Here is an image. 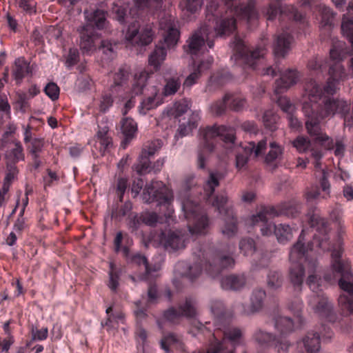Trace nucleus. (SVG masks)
<instances>
[{"instance_id": "obj_1", "label": "nucleus", "mask_w": 353, "mask_h": 353, "mask_svg": "<svg viewBox=\"0 0 353 353\" xmlns=\"http://www.w3.org/2000/svg\"><path fill=\"white\" fill-rule=\"evenodd\" d=\"M248 23L257 20L255 2L250 0L246 5L236 0H211L206 8V20L186 41L183 49L191 55L199 54L205 43L209 48L214 47V39L231 34L236 28V18Z\"/></svg>"}, {"instance_id": "obj_2", "label": "nucleus", "mask_w": 353, "mask_h": 353, "mask_svg": "<svg viewBox=\"0 0 353 353\" xmlns=\"http://www.w3.org/2000/svg\"><path fill=\"white\" fill-rule=\"evenodd\" d=\"M307 216L311 228L316 230L311 243L316 244L323 250H332V267L341 276L339 279L340 288L347 294L339 296V304L346 313L353 314V282L351 281L352 273L350 264L341 259V250L334 248L329 242L328 223L320 216L319 210L316 207L310 208Z\"/></svg>"}, {"instance_id": "obj_3", "label": "nucleus", "mask_w": 353, "mask_h": 353, "mask_svg": "<svg viewBox=\"0 0 353 353\" xmlns=\"http://www.w3.org/2000/svg\"><path fill=\"white\" fill-rule=\"evenodd\" d=\"M193 254L196 258L194 265H188L184 262L178 264V267L186 268L187 270L181 272V275L190 280L199 276L203 268L210 275L215 276L223 269L232 268L234 264V260L230 254L216 250L207 245L196 244Z\"/></svg>"}, {"instance_id": "obj_4", "label": "nucleus", "mask_w": 353, "mask_h": 353, "mask_svg": "<svg viewBox=\"0 0 353 353\" xmlns=\"http://www.w3.org/2000/svg\"><path fill=\"white\" fill-rule=\"evenodd\" d=\"M307 99L303 102V110L307 120L305 128L308 134L312 138L314 143L321 145L325 149L330 150L332 149L333 140L327 135L322 129L320 121L325 117H321L322 113L325 111V106L322 101L316 99V101L311 100L312 97L315 95L326 96L325 92L327 90H304Z\"/></svg>"}, {"instance_id": "obj_5", "label": "nucleus", "mask_w": 353, "mask_h": 353, "mask_svg": "<svg viewBox=\"0 0 353 353\" xmlns=\"http://www.w3.org/2000/svg\"><path fill=\"white\" fill-rule=\"evenodd\" d=\"M113 18L121 24L130 23L128 27L125 39L128 45L145 46L150 44L154 34L152 26L147 24L140 31L139 22L132 19L130 4L127 0H117L114 2L112 7Z\"/></svg>"}, {"instance_id": "obj_6", "label": "nucleus", "mask_w": 353, "mask_h": 353, "mask_svg": "<svg viewBox=\"0 0 353 353\" xmlns=\"http://www.w3.org/2000/svg\"><path fill=\"white\" fill-rule=\"evenodd\" d=\"M345 43L336 41L330 51L329 62L317 57L310 59L307 63L308 70L314 74L322 73L327 70V66L329 78L327 85L323 88H334L336 83L345 76V70L341 64V61L348 53V49L345 46Z\"/></svg>"}, {"instance_id": "obj_7", "label": "nucleus", "mask_w": 353, "mask_h": 353, "mask_svg": "<svg viewBox=\"0 0 353 353\" xmlns=\"http://www.w3.org/2000/svg\"><path fill=\"white\" fill-rule=\"evenodd\" d=\"M235 129L225 125L208 126L203 130H200L201 141L199 144L197 152L196 165L199 169L205 168V162L208 154L212 153L215 149V145L213 139L219 137L223 141V146L226 148L228 142L235 139Z\"/></svg>"}, {"instance_id": "obj_8", "label": "nucleus", "mask_w": 353, "mask_h": 353, "mask_svg": "<svg viewBox=\"0 0 353 353\" xmlns=\"http://www.w3.org/2000/svg\"><path fill=\"white\" fill-rule=\"evenodd\" d=\"M160 29L162 31L163 40L156 45L148 59L149 64L153 66L154 71L159 69L165 59L168 50L175 47L180 38L179 30L170 20L166 21L165 23L161 21Z\"/></svg>"}, {"instance_id": "obj_9", "label": "nucleus", "mask_w": 353, "mask_h": 353, "mask_svg": "<svg viewBox=\"0 0 353 353\" xmlns=\"http://www.w3.org/2000/svg\"><path fill=\"white\" fill-rule=\"evenodd\" d=\"M267 148L266 139H262L256 144L250 141L243 145L241 143L236 141V137L234 140L228 142L225 150L228 154L235 153V164L237 169L243 168L248 163L250 156L258 157L264 154Z\"/></svg>"}, {"instance_id": "obj_10", "label": "nucleus", "mask_w": 353, "mask_h": 353, "mask_svg": "<svg viewBox=\"0 0 353 353\" xmlns=\"http://www.w3.org/2000/svg\"><path fill=\"white\" fill-rule=\"evenodd\" d=\"M307 250V248L304 243V230H303L296 243L291 248L289 255L290 261L294 262L289 269V280L294 288L299 291L301 290L303 284L305 269L301 264L296 261L305 256Z\"/></svg>"}, {"instance_id": "obj_11", "label": "nucleus", "mask_w": 353, "mask_h": 353, "mask_svg": "<svg viewBox=\"0 0 353 353\" xmlns=\"http://www.w3.org/2000/svg\"><path fill=\"white\" fill-rule=\"evenodd\" d=\"M185 219L188 221L189 231L192 234H205L209 226V220L201 206L187 200L182 204Z\"/></svg>"}, {"instance_id": "obj_12", "label": "nucleus", "mask_w": 353, "mask_h": 353, "mask_svg": "<svg viewBox=\"0 0 353 353\" xmlns=\"http://www.w3.org/2000/svg\"><path fill=\"white\" fill-rule=\"evenodd\" d=\"M335 90H327L325 92L326 96H321V94L312 97L311 100L316 101L319 99L322 101L325 106V111L321 114V117H327L330 115L340 114L344 118V124L346 126L351 127L353 125V114L349 115L350 110L349 104L343 99H339L331 97L333 91Z\"/></svg>"}, {"instance_id": "obj_13", "label": "nucleus", "mask_w": 353, "mask_h": 353, "mask_svg": "<svg viewBox=\"0 0 353 353\" xmlns=\"http://www.w3.org/2000/svg\"><path fill=\"white\" fill-rule=\"evenodd\" d=\"M232 44L236 63L256 70V62L265 54V48L259 46L255 49H250L238 36H235Z\"/></svg>"}, {"instance_id": "obj_14", "label": "nucleus", "mask_w": 353, "mask_h": 353, "mask_svg": "<svg viewBox=\"0 0 353 353\" xmlns=\"http://www.w3.org/2000/svg\"><path fill=\"white\" fill-rule=\"evenodd\" d=\"M228 199L223 194L215 196L212 205L219 211V214L224 215V224L221 228V232L228 238L237 234V220L234 215L232 208L228 205Z\"/></svg>"}, {"instance_id": "obj_15", "label": "nucleus", "mask_w": 353, "mask_h": 353, "mask_svg": "<svg viewBox=\"0 0 353 353\" xmlns=\"http://www.w3.org/2000/svg\"><path fill=\"white\" fill-rule=\"evenodd\" d=\"M171 191L161 181H152L143 190L142 198L145 203H157V205L168 208L172 200Z\"/></svg>"}, {"instance_id": "obj_16", "label": "nucleus", "mask_w": 353, "mask_h": 353, "mask_svg": "<svg viewBox=\"0 0 353 353\" xmlns=\"http://www.w3.org/2000/svg\"><path fill=\"white\" fill-rule=\"evenodd\" d=\"M295 304V307H294L293 303L289 305V309L294 311V319L281 315L274 317V327L282 336L292 333L302 325L303 321L301 315L302 305L299 301L296 302Z\"/></svg>"}, {"instance_id": "obj_17", "label": "nucleus", "mask_w": 353, "mask_h": 353, "mask_svg": "<svg viewBox=\"0 0 353 353\" xmlns=\"http://www.w3.org/2000/svg\"><path fill=\"white\" fill-rule=\"evenodd\" d=\"M333 333L330 327L322 324L319 332H308L305 336L296 342L298 347L303 345L307 353H316L321 347V338L327 342L332 337Z\"/></svg>"}, {"instance_id": "obj_18", "label": "nucleus", "mask_w": 353, "mask_h": 353, "mask_svg": "<svg viewBox=\"0 0 353 353\" xmlns=\"http://www.w3.org/2000/svg\"><path fill=\"white\" fill-rule=\"evenodd\" d=\"M13 147L8 148L6 150L4 159L6 165V180L12 181L19 173L17 164L20 161H24L25 154L23 148L19 141H15Z\"/></svg>"}, {"instance_id": "obj_19", "label": "nucleus", "mask_w": 353, "mask_h": 353, "mask_svg": "<svg viewBox=\"0 0 353 353\" xmlns=\"http://www.w3.org/2000/svg\"><path fill=\"white\" fill-rule=\"evenodd\" d=\"M308 304L321 317L325 318L330 322L334 321L333 303L322 291L320 290L319 292L311 294L308 299Z\"/></svg>"}, {"instance_id": "obj_20", "label": "nucleus", "mask_w": 353, "mask_h": 353, "mask_svg": "<svg viewBox=\"0 0 353 353\" xmlns=\"http://www.w3.org/2000/svg\"><path fill=\"white\" fill-rule=\"evenodd\" d=\"M301 210V203L298 201L292 199L289 201L283 202L275 207H263V211L259 216L263 217L264 214H270V216L272 217L286 216L294 218L299 214Z\"/></svg>"}, {"instance_id": "obj_21", "label": "nucleus", "mask_w": 353, "mask_h": 353, "mask_svg": "<svg viewBox=\"0 0 353 353\" xmlns=\"http://www.w3.org/2000/svg\"><path fill=\"white\" fill-rule=\"evenodd\" d=\"M162 144L161 140L156 139L143 145L139 163L136 165V170L139 174L143 175L150 172V159L162 147Z\"/></svg>"}, {"instance_id": "obj_22", "label": "nucleus", "mask_w": 353, "mask_h": 353, "mask_svg": "<svg viewBox=\"0 0 353 353\" xmlns=\"http://www.w3.org/2000/svg\"><path fill=\"white\" fill-rule=\"evenodd\" d=\"M277 73L279 74L280 78L276 81V86L275 88H290V87L296 85L300 80V74L296 70L288 69L281 72L277 66L275 68L270 66L265 68L263 74L275 77Z\"/></svg>"}, {"instance_id": "obj_23", "label": "nucleus", "mask_w": 353, "mask_h": 353, "mask_svg": "<svg viewBox=\"0 0 353 353\" xmlns=\"http://www.w3.org/2000/svg\"><path fill=\"white\" fill-rule=\"evenodd\" d=\"M103 3L100 8L86 9L84 10L85 19L87 21L85 27L98 30L106 29L108 26L107 20V12L103 9Z\"/></svg>"}, {"instance_id": "obj_24", "label": "nucleus", "mask_w": 353, "mask_h": 353, "mask_svg": "<svg viewBox=\"0 0 353 353\" xmlns=\"http://www.w3.org/2000/svg\"><path fill=\"white\" fill-rule=\"evenodd\" d=\"M34 70V65L25 57L16 59L11 69L12 78L15 81V85L19 86L24 79L31 77Z\"/></svg>"}, {"instance_id": "obj_25", "label": "nucleus", "mask_w": 353, "mask_h": 353, "mask_svg": "<svg viewBox=\"0 0 353 353\" xmlns=\"http://www.w3.org/2000/svg\"><path fill=\"white\" fill-rule=\"evenodd\" d=\"M161 242L167 250L176 251L185 246V236L181 231L162 232Z\"/></svg>"}, {"instance_id": "obj_26", "label": "nucleus", "mask_w": 353, "mask_h": 353, "mask_svg": "<svg viewBox=\"0 0 353 353\" xmlns=\"http://www.w3.org/2000/svg\"><path fill=\"white\" fill-rule=\"evenodd\" d=\"M266 298V292L262 288H255L252 290L250 297V305H242L241 313L245 316L253 315L260 312L264 305Z\"/></svg>"}, {"instance_id": "obj_27", "label": "nucleus", "mask_w": 353, "mask_h": 353, "mask_svg": "<svg viewBox=\"0 0 353 353\" xmlns=\"http://www.w3.org/2000/svg\"><path fill=\"white\" fill-rule=\"evenodd\" d=\"M292 41L293 36L288 28L279 33L275 37L273 45V50L275 57H284L290 50Z\"/></svg>"}, {"instance_id": "obj_28", "label": "nucleus", "mask_w": 353, "mask_h": 353, "mask_svg": "<svg viewBox=\"0 0 353 353\" xmlns=\"http://www.w3.org/2000/svg\"><path fill=\"white\" fill-rule=\"evenodd\" d=\"M160 90H158L159 91ZM177 90H161V92H155L154 94L144 99L139 106V112L146 114L147 112L157 108L163 103V98L173 95Z\"/></svg>"}, {"instance_id": "obj_29", "label": "nucleus", "mask_w": 353, "mask_h": 353, "mask_svg": "<svg viewBox=\"0 0 353 353\" xmlns=\"http://www.w3.org/2000/svg\"><path fill=\"white\" fill-rule=\"evenodd\" d=\"M247 279L244 274H232L221 278V286L223 290L240 291L246 284Z\"/></svg>"}, {"instance_id": "obj_30", "label": "nucleus", "mask_w": 353, "mask_h": 353, "mask_svg": "<svg viewBox=\"0 0 353 353\" xmlns=\"http://www.w3.org/2000/svg\"><path fill=\"white\" fill-rule=\"evenodd\" d=\"M98 39L99 36L94 29L84 26L80 33V48L83 53H89L95 49Z\"/></svg>"}, {"instance_id": "obj_31", "label": "nucleus", "mask_w": 353, "mask_h": 353, "mask_svg": "<svg viewBox=\"0 0 353 353\" xmlns=\"http://www.w3.org/2000/svg\"><path fill=\"white\" fill-rule=\"evenodd\" d=\"M263 211L262 208L260 211L252 217V224L254 226L259 228L262 235L270 236L274 232V228L277 225H275L270 221L273 217L270 216V214H264L263 217L259 216L261 213Z\"/></svg>"}, {"instance_id": "obj_32", "label": "nucleus", "mask_w": 353, "mask_h": 353, "mask_svg": "<svg viewBox=\"0 0 353 353\" xmlns=\"http://www.w3.org/2000/svg\"><path fill=\"white\" fill-rule=\"evenodd\" d=\"M196 299L192 296H188L183 303L179 305L178 307L181 312L182 317L194 319L198 315Z\"/></svg>"}, {"instance_id": "obj_33", "label": "nucleus", "mask_w": 353, "mask_h": 353, "mask_svg": "<svg viewBox=\"0 0 353 353\" xmlns=\"http://www.w3.org/2000/svg\"><path fill=\"white\" fill-rule=\"evenodd\" d=\"M212 62L213 59L212 57L208 58L206 60L201 61L197 65L196 69H195L194 71L189 74L184 80L183 87L189 88L194 85L200 77L201 72L209 69Z\"/></svg>"}, {"instance_id": "obj_34", "label": "nucleus", "mask_w": 353, "mask_h": 353, "mask_svg": "<svg viewBox=\"0 0 353 353\" xmlns=\"http://www.w3.org/2000/svg\"><path fill=\"white\" fill-rule=\"evenodd\" d=\"M121 130L124 137L122 144L126 145L134 138L137 133V123L130 117L123 119L121 121Z\"/></svg>"}, {"instance_id": "obj_35", "label": "nucleus", "mask_w": 353, "mask_h": 353, "mask_svg": "<svg viewBox=\"0 0 353 353\" xmlns=\"http://www.w3.org/2000/svg\"><path fill=\"white\" fill-rule=\"evenodd\" d=\"M252 339L255 343L261 346L270 347L273 345V343L276 339V336L266 332L261 328H256L252 336Z\"/></svg>"}, {"instance_id": "obj_36", "label": "nucleus", "mask_w": 353, "mask_h": 353, "mask_svg": "<svg viewBox=\"0 0 353 353\" xmlns=\"http://www.w3.org/2000/svg\"><path fill=\"white\" fill-rule=\"evenodd\" d=\"M223 334H224L223 341H220L216 339L210 345V346H211L212 344L215 343L216 342L221 343L223 344V347L219 353H221L223 350L224 342H225V339H228L229 341H230L233 343L234 346L239 345L241 344L243 332L240 328L236 327H228L224 330Z\"/></svg>"}, {"instance_id": "obj_37", "label": "nucleus", "mask_w": 353, "mask_h": 353, "mask_svg": "<svg viewBox=\"0 0 353 353\" xmlns=\"http://www.w3.org/2000/svg\"><path fill=\"white\" fill-rule=\"evenodd\" d=\"M223 175L220 172L210 171L208 179L205 181L203 188L204 192L209 199L214 192L215 188L220 184V180Z\"/></svg>"}, {"instance_id": "obj_38", "label": "nucleus", "mask_w": 353, "mask_h": 353, "mask_svg": "<svg viewBox=\"0 0 353 353\" xmlns=\"http://www.w3.org/2000/svg\"><path fill=\"white\" fill-rule=\"evenodd\" d=\"M266 282L270 290H278L283 286L284 276L281 271L271 270L267 275Z\"/></svg>"}, {"instance_id": "obj_39", "label": "nucleus", "mask_w": 353, "mask_h": 353, "mask_svg": "<svg viewBox=\"0 0 353 353\" xmlns=\"http://www.w3.org/2000/svg\"><path fill=\"white\" fill-rule=\"evenodd\" d=\"M210 308L218 323H222L225 321L228 313L224 303L221 300H210Z\"/></svg>"}, {"instance_id": "obj_40", "label": "nucleus", "mask_w": 353, "mask_h": 353, "mask_svg": "<svg viewBox=\"0 0 353 353\" xmlns=\"http://www.w3.org/2000/svg\"><path fill=\"white\" fill-rule=\"evenodd\" d=\"M170 345H174L183 351L185 350L184 344L181 337L174 333H169L165 335L161 341V347L166 352H169V346Z\"/></svg>"}, {"instance_id": "obj_41", "label": "nucleus", "mask_w": 353, "mask_h": 353, "mask_svg": "<svg viewBox=\"0 0 353 353\" xmlns=\"http://www.w3.org/2000/svg\"><path fill=\"white\" fill-rule=\"evenodd\" d=\"M308 265L310 268L311 269V274H309L306 283L309 286V288L312 291V294H315L316 292H319L320 291L318 290L319 289V279L317 278V276L314 274L316 270V268L317 267V261L316 259H307Z\"/></svg>"}, {"instance_id": "obj_42", "label": "nucleus", "mask_w": 353, "mask_h": 353, "mask_svg": "<svg viewBox=\"0 0 353 353\" xmlns=\"http://www.w3.org/2000/svg\"><path fill=\"white\" fill-rule=\"evenodd\" d=\"M271 253L267 250L255 252L252 267L255 270L267 268L270 263Z\"/></svg>"}, {"instance_id": "obj_43", "label": "nucleus", "mask_w": 353, "mask_h": 353, "mask_svg": "<svg viewBox=\"0 0 353 353\" xmlns=\"http://www.w3.org/2000/svg\"><path fill=\"white\" fill-rule=\"evenodd\" d=\"M39 90H34L33 92H19L16 100L17 108L22 112H26L29 110L30 108L29 101L36 96L39 92Z\"/></svg>"}, {"instance_id": "obj_44", "label": "nucleus", "mask_w": 353, "mask_h": 353, "mask_svg": "<svg viewBox=\"0 0 353 353\" xmlns=\"http://www.w3.org/2000/svg\"><path fill=\"white\" fill-rule=\"evenodd\" d=\"M274 234L280 243L285 244L292 238V230L286 224H279L274 228Z\"/></svg>"}, {"instance_id": "obj_45", "label": "nucleus", "mask_w": 353, "mask_h": 353, "mask_svg": "<svg viewBox=\"0 0 353 353\" xmlns=\"http://www.w3.org/2000/svg\"><path fill=\"white\" fill-rule=\"evenodd\" d=\"M225 100H228L229 108L235 112L242 110L245 104V99L237 94L227 93L225 94Z\"/></svg>"}, {"instance_id": "obj_46", "label": "nucleus", "mask_w": 353, "mask_h": 353, "mask_svg": "<svg viewBox=\"0 0 353 353\" xmlns=\"http://www.w3.org/2000/svg\"><path fill=\"white\" fill-rule=\"evenodd\" d=\"M140 10L157 11L162 8L163 0H133Z\"/></svg>"}, {"instance_id": "obj_47", "label": "nucleus", "mask_w": 353, "mask_h": 353, "mask_svg": "<svg viewBox=\"0 0 353 353\" xmlns=\"http://www.w3.org/2000/svg\"><path fill=\"white\" fill-rule=\"evenodd\" d=\"M270 151L265 157V162L268 165L281 159L283 152V148L274 141L270 143Z\"/></svg>"}, {"instance_id": "obj_48", "label": "nucleus", "mask_w": 353, "mask_h": 353, "mask_svg": "<svg viewBox=\"0 0 353 353\" xmlns=\"http://www.w3.org/2000/svg\"><path fill=\"white\" fill-rule=\"evenodd\" d=\"M132 209V204L130 201H126L119 205V203L112 206L111 216L112 219L121 220V218L128 215Z\"/></svg>"}, {"instance_id": "obj_49", "label": "nucleus", "mask_w": 353, "mask_h": 353, "mask_svg": "<svg viewBox=\"0 0 353 353\" xmlns=\"http://www.w3.org/2000/svg\"><path fill=\"white\" fill-rule=\"evenodd\" d=\"M281 90H274L275 97L273 100H275L281 110L287 114L293 113L294 105L290 102L288 97L281 95Z\"/></svg>"}, {"instance_id": "obj_50", "label": "nucleus", "mask_w": 353, "mask_h": 353, "mask_svg": "<svg viewBox=\"0 0 353 353\" xmlns=\"http://www.w3.org/2000/svg\"><path fill=\"white\" fill-rule=\"evenodd\" d=\"M130 78V68L127 66L121 67L113 77L115 86H124Z\"/></svg>"}, {"instance_id": "obj_51", "label": "nucleus", "mask_w": 353, "mask_h": 353, "mask_svg": "<svg viewBox=\"0 0 353 353\" xmlns=\"http://www.w3.org/2000/svg\"><path fill=\"white\" fill-rule=\"evenodd\" d=\"M202 4L203 0H181L179 6L183 11L193 14L201 9Z\"/></svg>"}, {"instance_id": "obj_52", "label": "nucleus", "mask_w": 353, "mask_h": 353, "mask_svg": "<svg viewBox=\"0 0 353 353\" xmlns=\"http://www.w3.org/2000/svg\"><path fill=\"white\" fill-rule=\"evenodd\" d=\"M190 108L188 101L187 100H181L175 103L174 108L170 110V115L175 119L179 118L185 114Z\"/></svg>"}, {"instance_id": "obj_53", "label": "nucleus", "mask_w": 353, "mask_h": 353, "mask_svg": "<svg viewBox=\"0 0 353 353\" xmlns=\"http://www.w3.org/2000/svg\"><path fill=\"white\" fill-rule=\"evenodd\" d=\"M181 317V312L179 307L176 308L174 307H170L163 312L164 319L172 323H179Z\"/></svg>"}, {"instance_id": "obj_54", "label": "nucleus", "mask_w": 353, "mask_h": 353, "mask_svg": "<svg viewBox=\"0 0 353 353\" xmlns=\"http://www.w3.org/2000/svg\"><path fill=\"white\" fill-rule=\"evenodd\" d=\"M278 117L273 114L271 112L267 111L263 117V121L266 129L274 132L277 129Z\"/></svg>"}, {"instance_id": "obj_55", "label": "nucleus", "mask_w": 353, "mask_h": 353, "mask_svg": "<svg viewBox=\"0 0 353 353\" xmlns=\"http://www.w3.org/2000/svg\"><path fill=\"white\" fill-rule=\"evenodd\" d=\"M149 77L150 74L145 70L135 74L133 79L134 83L132 88H145Z\"/></svg>"}, {"instance_id": "obj_56", "label": "nucleus", "mask_w": 353, "mask_h": 353, "mask_svg": "<svg viewBox=\"0 0 353 353\" xmlns=\"http://www.w3.org/2000/svg\"><path fill=\"white\" fill-rule=\"evenodd\" d=\"M114 97L111 92H104L101 97L99 110L102 112H106L112 106Z\"/></svg>"}, {"instance_id": "obj_57", "label": "nucleus", "mask_w": 353, "mask_h": 353, "mask_svg": "<svg viewBox=\"0 0 353 353\" xmlns=\"http://www.w3.org/2000/svg\"><path fill=\"white\" fill-rule=\"evenodd\" d=\"M292 145L299 152H305L311 147V141L309 139L303 136H299L292 141Z\"/></svg>"}, {"instance_id": "obj_58", "label": "nucleus", "mask_w": 353, "mask_h": 353, "mask_svg": "<svg viewBox=\"0 0 353 353\" xmlns=\"http://www.w3.org/2000/svg\"><path fill=\"white\" fill-rule=\"evenodd\" d=\"M110 268L108 286L112 290L116 291L119 285V273L112 263L110 264Z\"/></svg>"}, {"instance_id": "obj_59", "label": "nucleus", "mask_w": 353, "mask_h": 353, "mask_svg": "<svg viewBox=\"0 0 353 353\" xmlns=\"http://www.w3.org/2000/svg\"><path fill=\"white\" fill-rule=\"evenodd\" d=\"M341 31L353 47V19L343 21L341 24Z\"/></svg>"}, {"instance_id": "obj_60", "label": "nucleus", "mask_w": 353, "mask_h": 353, "mask_svg": "<svg viewBox=\"0 0 353 353\" xmlns=\"http://www.w3.org/2000/svg\"><path fill=\"white\" fill-rule=\"evenodd\" d=\"M32 341H43L47 339L48 330L47 327H43L39 330L36 326L32 325L30 327Z\"/></svg>"}, {"instance_id": "obj_61", "label": "nucleus", "mask_w": 353, "mask_h": 353, "mask_svg": "<svg viewBox=\"0 0 353 353\" xmlns=\"http://www.w3.org/2000/svg\"><path fill=\"white\" fill-rule=\"evenodd\" d=\"M292 345V343L286 339L278 338L276 336V341L273 343L272 346H274V349L278 353H288L289 348Z\"/></svg>"}, {"instance_id": "obj_62", "label": "nucleus", "mask_w": 353, "mask_h": 353, "mask_svg": "<svg viewBox=\"0 0 353 353\" xmlns=\"http://www.w3.org/2000/svg\"><path fill=\"white\" fill-rule=\"evenodd\" d=\"M115 46L116 43H113L111 41L108 39L102 40L101 41L100 50L105 56H107L108 59H112L114 57V47Z\"/></svg>"}, {"instance_id": "obj_63", "label": "nucleus", "mask_w": 353, "mask_h": 353, "mask_svg": "<svg viewBox=\"0 0 353 353\" xmlns=\"http://www.w3.org/2000/svg\"><path fill=\"white\" fill-rule=\"evenodd\" d=\"M239 248L244 252V254L256 252L254 241L252 239H242L239 243Z\"/></svg>"}, {"instance_id": "obj_64", "label": "nucleus", "mask_w": 353, "mask_h": 353, "mask_svg": "<svg viewBox=\"0 0 353 353\" xmlns=\"http://www.w3.org/2000/svg\"><path fill=\"white\" fill-rule=\"evenodd\" d=\"M226 105H228V100H225V96L222 100L214 102L210 106L211 112L216 115L220 116L225 112Z\"/></svg>"}]
</instances>
